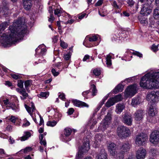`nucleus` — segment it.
I'll use <instances>...</instances> for the list:
<instances>
[{
	"instance_id": "nucleus-27",
	"label": "nucleus",
	"mask_w": 159,
	"mask_h": 159,
	"mask_svg": "<svg viewBox=\"0 0 159 159\" xmlns=\"http://www.w3.org/2000/svg\"><path fill=\"white\" fill-rule=\"evenodd\" d=\"M115 103L113 98H112L109 99L106 103L105 105L106 107H109L113 105Z\"/></svg>"
},
{
	"instance_id": "nucleus-3",
	"label": "nucleus",
	"mask_w": 159,
	"mask_h": 159,
	"mask_svg": "<svg viewBox=\"0 0 159 159\" xmlns=\"http://www.w3.org/2000/svg\"><path fill=\"white\" fill-rule=\"evenodd\" d=\"M117 133L119 137L121 138H127L129 137L131 134L130 129L127 127L124 126H118L117 129Z\"/></svg>"
},
{
	"instance_id": "nucleus-8",
	"label": "nucleus",
	"mask_w": 159,
	"mask_h": 159,
	"mask_svg": "<svg viewBox=\"0 0 159 159\" xmlns=\"http://www.w3.org/2000/svg\"><path fill=\"white\" fill-rule=\"evenodd\" d=\"M111 119V115L110 113H108L104 119V121L103 124L100 125L99 128L102 131L105 130L109 127L110 123V120Z\"/></svg>"
},
{
	"instance_id": "nucleus-23",
	"label": "nucleus",
	"mask_w": 159,
	"mask_h": 159,
	"mask_svg": "<svg viewBox=\"0 0 159 159\" xmlns=\"http://www.w3.org/2000/svg\"><path fill=\"white\" fill-rule=\"evenodd\" d=\"M31 136V134L29 131H25L23 136L20 138V140L21 141H24L27 140Z\"/></svg>"
},
{
	"instance_id": "nucleus-42",
	"label": "nucleus",
	"mask_w": 159,
	"mask_h": 159,
	"mask_svg": "<svg viewBox=\"0 0 159 159\" xmlns=\"http://www.w3.org/2000/svg\"><path fill=\"white\" fill-rule=\"evenodd\" d=\"M70 49L71 50V52H69L67 54H65L64 55V58L66 60H69L70 58L72 51L71 48H70Z\"/></svg>"
},
{
	"instance_id": "nucleus-29",
	"label": "nucleus",
	"mask_w": 159,
	"mask_h": 159,
	"mask_svg": "<svg viewBox=\"0 0 159 159\" xmlns=\"http://www.w3.org/2000/svg\"><path fill=\"white\" fill-rule=\"evenodd\" d=\"M62 12V10L60 7L59 8L58 7L54 10V14L55 15H57V16L59 17L61 16V14Z\"/></svg>"
},
{
	"instance_id": "nucleus-55",
	"label": "nucleus",
	"mask_w": 159,
	"mask_h": 159,
	"mask_svg": "<svg viewBox=\"0 0 159 159\" xmlns=\"http://www.w3.org/2000/svg\"><path fill=\"white\" fill-rule=\"evenodd\" d=\"M117 89H118V91L119 92H121L123 90L122 85L121 84H119L116 87Z\"/></svg>"
},
{
	"instance_id": "nucleus-21",
	"label": "nucleus",
	"mask_w": 159,
	"mask_h": 159,
	"mask_svg": "<svg viewBox=\"0 0 159 159\" xmlns=\"http://www.w3.org/2000/svg\"><path fill=\"white\" fill-rule=\"evenodd\" d=\"M116 112L117 114H120L125 108V106L123 104L119 103L116 106Z\"/></svg>"
},
{
	"instance_id": "nucleus-16",
	"label": "nucleus",
	"mask_w": 159,
	"mask_h": 159,
	"mask_svg": "<svg viewBox=\"0 0 159 159\" xmlns=\"http://www.w3.org/2000/svg\"><path fill=\"white\" fill-rule=\"evenodd\" d=\"M152 12V10L149 8L148 5H146L143 6L140 11V13L143 16H148Z\"/></svg>"
},
{
	"instance_id": "nucleus-34",
	"label": "nucleus",
	"mask_w": 159,
	"mask_h": 159,
	"mask_svg": "<svg viewBox=\"0 0 159 159\" xmlns=\"http://www.w3.org/2000/svg\"><path fill=\"white\" fill-rule=\"evenodd\" d=\"M22 97L20 96L21 99L22 100H24L28 96V94L26 92L25 90L24 89H23V90L20 94Z\"/></svg>"
},
{
	"instance_id": "nucleus-17",
	"label": "nucleus",
	"mask_w": 159,
	"mask_h": 159,
	"mask_svg": "<svg viewBox=\"0 0 159 159\" xmlns=\"http://www.w3.org/2000/svg\"><path fill=\"white\" fill-rule=\"evenodd\" d=\"M110 2L113 7L115 10V13H116L120 12V8L121 6L117 3L114 0H112L110 1Z\"/></svg>"
},
{
	"instance_id": "nucleus-12",
	"label": "nucleus",
	"mask_w": 159,
	"mask_h": 159,
	"mask_svg": "<svg viewBox=\"0 0 159 159\" xmlns=\"http://www.w3.org/2000/svg\"><path fill=\"white\" fill-rule=\"evenodd\" d=\"M107 148L110 155L115 156L116 153V144L112 143H109L107 145Z\"/></svg>"
},
{
	"instance_id": "nucleus-25",
	"label": "nucleus",
	"mask_w": 159,
	"mask_h": 159,
	"mask_svg": "<svg viewBox=\"0 0 159 159\" xmlns=\"http://www.w3.org/2000/svg\"><path fill=\"white\" fill-rule=\"evenodd\" d=\"M32 84V81L31 80H28L25 82V86L26 89L28 92H29V87L31 86Z\"/></svg>"
},
{
	"instance_id": "nucleus-28",
	"label": "nucleus",
	"mask_w": 159,
	"mask_h": 159,
	"mask_svg": "<svg viewBox=\"0 0 159 159\" xmlns=\"http://www.w3.org/2000/svg\"><path fill=\"white\" fill-rule=\"evenodd\" d=\"M107 153L103 150L102 152L98 155V159H107Z\"/></svg>"
},
{
	"instance_id": "nucleus-46",
	"label": "nucleus",
	"mask_w": 159,
	"mask_h": 159,
	"mask_svg": "<svg viewBox=\"0 0 159 159\" xmlns=\"http://www.w3.org/2000/svg\"><path fill=\"white\" fill-rule=\"evenodd\" d=\"M17 86L21 89L23 88V82L21 80L18 81Z\"/></svg>"
},
{
	"instance_id": "nucleus-47",
	"label": "nucleus",
	"mask_w": 159,
	"mask_h": 159,
	"mask_svg": "<svg viewBox=\"0 0 159 159\" xmlns=\"http://www.w3.org/2000/svg\"><path fill=\"white\" fill-rule=\"evenodd\" d=\"M49 18L48 21L49 22H50L51 23H52L53 21L55 20V18L53 16V15L52 14H50L49 17H48Z\"/></svg>"
},
{
	"instance_id": "nucleus-7",
	"label": "nucleus",
	"mask_w": 159,
	"mask_h": 159,
	"mask_svg": "<svg viewBox=\"0 0 159 159\" xmlns=\"http://www.w3.org/2000/svg\"><path fill=\"white\" fill-rule=\"evenodd\" d=\"M150 141L155 145H157L159 143V132L155 130L152 132L150 135Z\"/></svg>"
},
{
	"instance_id": "nucleus-43",
	"label": "nucleus",
	"mask_w": 159,
	"mask_h": 159,
	"mask_svg": "<svg viewBox=\"0 0 159 159\" xmlns=\"http://www.w3.org/2000/svg\"><path fill=\"white\" fill-rule=\"evenodd\" d=\"M152 19H150V25L151 27L154 28H157V24Z\"/></svg>"
},
{
	"instance_id": "nucleus-50",
	"label": "nucleus",
	"mask_w": 159,
	"mask_h": 159,
	"mask_svg": "<svg viewBox=\"0 0 159 159\" xmlns=\"http://www.w3.org/2000/svg\"><path fill=\"white\" fill-rule=\"evenodd\" d=\"M83 44L85 45L86 47H88V48H91L93 46H95L96 45H97L98 44V43H97L96 44H94V45H92V44H86V43L85 41H84L83 43Z\"/></svg>"
},
{
	"instance_id": "nucleus-5",
	"label": "nucleus",
	"mask_w": 159,
	"mask_h": 159,
	"mask_svg": "<svg viewBox=\"0 0 159 159\" xmlns=\"http://www.w3.org/2000/svg\"><path fill=\"white\" fill-rule=\"evenodd\" d=\"M159 97V91H152L149 93L147 95L146 99L150 102L154 104V103L158 101V99Z\"/></svg>"
},
{
	"instance_id": "nucleus-41",
	"label": "nucleus",
	"mask_w": 159,
	"mask_h": 159,
	"mask_svg": "<svg viewBox=\"0 0 159 159\" xmlns=\"http://www.w3.org/2000/svg\"><path fill=\"white\" fill-rule=\"evenodd\" d=\"M102 139V136L101 134H97L95 135V140L96 143H99Z\"/></svg>"
},
{
	"instance_id": "nucleus-36",
	"label": "nucleus",
	"mask_w": 159,
	"mask_h": 159,
	"mask_svg": "<svg viewBox=\"0 0 159 159\" xmlns=\"http://www.w3.org/2000/svg\"><path fill=\"white\" fill-rule=\"evenodd\" d=\"M111 56L110 55H108L107 56L106 58V64L107 66H109L111 65Z\"/></svg>"
},
{
	"instance_id": "nucleus-44",
	"label": "nucleus",
	"mask_w": 159,
	"mask_h": 159,
	"mask_svg": "<svg viewBox=\"0 0 159 159\" xmlns=\"http://www.w3.org/2000/svg\"><path fill=\"white\" fill-rule=\"evenodd\" d=\"M57 123V122L55 121H49L47 122V125L48 126L53 127L56 125Z\"/></svg>"
},
{
	"instance_id": "nucleus-49",
	"label": "nucleus",
	"mask_w": 159,
	"mask_h": 159,
	"mask_svg": "<svg viewBox=\"0 0 159 159\" xmlns=\"http://www.w3.org/2000/svg\"><path fill=\"white\" fill-rule=\"evenodd\" d=\"M6 155V153L3 149H0V157H3L4 156Z\"/></svg>"
},
{
	"instance_id": "nucleus-60",
	"label": "nucleus",
	"mask_w": 159,
	"mask_h": 159,
	"mask_svg": "<svg viewBox=\"0 0 159 159\" xmlns=\"http://www.w3.org/2000/svg\"><path fill=\"white\" fill-rule=\"evenodd\" d=\"M102 3L103 0H99L96 3L95 6H100L102 4Z\"/></svg>"
},
{
	"instance_id": "nucleus-31",
	"label": "nucleus",
	"mask_w": 159,
	"mask_h": 159,
	"mask_svg": "<svg viewBox=\"0 0 159 159\" xmlns=\"http://www.w3.org/2000/svg\"><path fill=\"white\" fill-rule=\"evenodd\" d=\"M49 95V93L48 92H41L38 95V97L40 98H44L45 99L47 98Z\"/></svg>"
},
{
	"instance_id": "nucleus-33",
	"label": "nucleus",
	"mask_w": 159,
	"mask_h": 159,
	"mask_svg": "<svg viewBox=\"0 0 159 159\" xmlns=\"http://www.w3.org/2000/svg\"><path fill=\"white\" fill-rule=\"evenodd\" d=\"M72 130L70 128H67L64 129V134L66 137L69 136L72 132Z\"/></svg>"
},
{
	"instance_id": "nucleus-37",
	"label": "nucleus",
	"mask_w": 159,
	"mask_h": 159,
	"mask_svg": "<svg viewBox=\"0 0 159 159\" xmlns=\"http://www.w3.org/2000/svg\"><path fill=\"white\" fill-rule=\"evenodd\" d=\"M150 152L151 155L153 156H155L159 154L158 150L155 148H152L150 151Z\"/></svg>"
},
{
	"instance_id": "nucleus-57",
	"label": "nucleus",
	"mask_w": 159,
	"mask_h": 159,
	"mask_svg": "<svg viewBox=\"0 0 159 159\" xmlns=\"http://www.w3.org/2000/svg\"><path fill=\"white\" fill-rule=\"evenodd\" d=\"M152 50L154 52H156L158 50L157 46L153 44L152 47Z\"/></svg>"
},
{
	"instance_id": "nucleus-56",
	"label": "nucleus",
	"mask_w": 159,
	"mask_h": 159,
	"mask_svg": "<svg viewBox=\"0 0 159 159\" xmlns=\"http://www.w3.org/2000/svg\"><path fill=\"white\" fill-rule=\"evenodd\" d=\"M127 3L129 6L132 7L134 5V2L133 0H128Z\"/></svg>"
},
{
	"instance_id": "nucleus-61",
	"label": "nucleus",
	"mask_w": 159,
	"mask_h": 159,
	"mask_svg": "<svg viewBox=\"0 0 159 159\" xmlns=\"http://www.w3.org/2000/svg\"><path fill=\"white\" fill-rule=\"evenodd\" d=\"M11 77L17 80L19 78H20V76L18 75L14 74H11Z\"/></svg>"
},
{
	"instance_id": "nucleus-38",
	"label": "nucleus",
	"mask_w": 159,
	"mask_h": 159,
	"mask_svg": "<svg viewBox=\"0 0 159 159\" xmlns=\"http://www.w3.org/2000/svg\"><path fill=\"white\" fill-rule=\"evenodd\" d=\"M112 98H113L115 103L121 101L122 99L121 94L117 95L115 97Z\"/></svg>"
},
{
	"instance_id": "nucleus-18",
	"label": "nucleus",
	"mask_w": 159,
	"mask_h": 159,
	"mask_svg": "<svg viewBox=\"0 0 159 159\" xmlns=\"http://www.w3.org/2000/svg\"><path fill=\"white\" fill-rule=\"evenodd\" d=\"M155 3L157 7L154 10L153 16L154 18L158 19H159V0H155Z\"/></svg>"
},
{
	"instance_id": "nucleus-9",
	"label": "nucleus",
	"mask_w": 159,
	"mask_h": 159,
	"mask_svg": "<svg viewBox=\"0 0 159 159\" xmlns=\"http://www.w3.org/2000/svg\"><path fill=\"white\" fill-rule=\"evenodd\" d=\"M147 154L146 151L141 148L139 149L136 153V159H144Z\"/></svg>"
},
{
	"instance_id": "nucleus-22",
	"label": "nucleus",
	"mask_w": 159,
	"mask_h": 159,
	"mask_svg": "<svg viewBox=\"0 0 159 159\" xmlns=\"http://www.w3.org/2000/svg\"><path fill=\"white\" fill-rule=\"evenodd\" d=\"M3 102L5 105H7L11 107L13 110H16V107L13 102H11L9 101V99H7L6 100H3Z\"/></svg>"
},
{
	"instance_id": "nucleus-63",
	"label": "nucleus",
	"mask_w": 159,
	"mask_h": 159,
	"mask_svg": "<svg viewBox=\"0 0 159 159\" xmlns=\"http://www.w3.org/2000/svg\"><path fill=\"white\" fill-rule=\"evenodd\" d=\"M40 121L39 123V126H41L43 124L44 121H43V120L42 117L41 116H40Z\"/></svg>"
},
{
	"instance_id": "nucleus-1",
	"label": "nucleus",
	"mask_w": 159,
	"mask_h": 159,
	"mask_svg": "<svg viewBox=\"0 0 159 159\" xmlns=\"http://www.w3.org/2000/svg\"><path fill=\"white\" fill-rule=\"evenodd\" d=\"M8 25L6 22L0 24V43L5 47L10 46L14 41L21 39L27 32L25 25L22 24L20 19L14 22L9 27L8 34L2 33Z\"/></svg>"
},
{
	"instance_id": "nucleus-20",
	"label": "nucleus",
	"mask_w": 159,
	"mask_h": 159,
	"mask_svg": "<svg viewBox=\"0 0 159 159\" xmlns=\"http://www.w3.org/2000/svg\"><path fill=\"white\" fill-rule=\"evenodd\" d=\"M95 81L93 80H92L90 82V89L92 90V94L93 96H95L97 93V90L95 85L93 84Z\"/></svg>"
},
{
	"instance_id": "nucleus-39",
	"label": "nucleus",
	"mask_w": 159,
	"mask_h": 159,
	"mask_svg": "<svg viewBox=\"0 0 159 159\" xmlns=\"http://www.w3.org/2000/svg\"><path fill=\"white\" fill-rule=\"evenodd\" d=\"M99 36L98 35L90 36L89 37V41L93 42L96 41L98 40Z\"/></svg>"
},
{
	"instance_id": "nucleus-19",
	"label": "nucleus",
	"mask_w": 159,
	"mask_h": 159,
	"mask_svg": "<svg viewBox=\"0 0 159 159\" xmlns=\"http://www.w3.org/2000/svg\"><path fill=\"white\" fill-rule=\"evenodd\" d=\"M130 145L128 142L123 143L120 148L121 151L125 152L129 151L130 148Z\"/></svg>"
},
{
	"instance_id": "nucleus-45",
	"label": "nucleus",
	"mask_w": 159,
	"mask_h": 159,
	"mask_svg": "<svg viewBox=\"0 0 159 159\" xmlns=\"http://www.w3.org/2000/svg\"><path fill=\"white\" fill-rule=\"evenodd\" d=\"M94 74L96 76H99L101 74L100 70L98 69H95L93 71Z\"/></svg>"
},
{
	"instance_id": "nucleus-2",
	"label": "nucleus",
	"mask_w": 159,
	"mask_h": 159,
	"mask_svg": "<svg viewBox=\"0 0 159 159\" xmlns=\"http://www.w3.org/2000/svg\"><path fill=\"white\" fill-rule=\"evenodd\" d=\"M140 86L147 89L159 88V71L148 73L141 79Z\"/></svg>"
},
{
	"instance_id": "nucleus-24",
	"label": "nucleus",
	"mask_w": 159,
	"mask_h": 159,
	"mask_svg": "<svg viewBox=\"0 0 159 159\" xmlns=\"http://www.w3.org/2000/svg\"><path fill=\"white\" fill-rule=\"evenodd\" d=\"M25 108L27 111L32 116V113L35 110V107L33 103L32 104L31 107H30L25 105Z\"/></svg>"
},
{
	"instance_id": "nucleus-4",
	"label": "nucleus",
	"mask_w": 159,
	"mask_h": 159,
	"mask_svg": "<svg viewBox=\"0 0 159 159\" xmlns=\"http://www.w3.org/2000/svg\"><path fill=\"white\" fill-rule=\"evenodd\" d=\"M148 139L147 135L145 133H141L136 136L135 143L138 146H143Z\"/></svg>"
},
{
	"instance_id": "nucleus-64",
	"label": "nucleus",
	"mask_w": 159,
	"mask_h": 159,
	"mask_svg": "<svg viewBox=\"0 0 159 159\" xmlns=\"http://www.w3.org/2000/svg\"><path fill=\"white\" fill-rule=\"evenodd\" d=\"M58 36L57 35V36H55L53 38V41L54 42V43H56L58 40Z\"/></svg>"
},
{
	"instance_id": "nucleus-52",
	"label": "nucleus",
	"mask_w": 159,
	"mask_h": 159,
	"mask_svg": "<svg viewBox=\"0 0 159 159\" xmlns=\"http://www.w3.org/2000/svg\"><path fill=\"white\" fill-rule=\"evenodd\" d=\"M16 119V118L15 116H11V118L8 120L13 123H15Z\"/></svg>"
},
{
	"instance_id": "nucleus-48",
	"label": "nucleus",
	"mask_w": 159,
	"mask_h": 159,
	"mask_svg": "<svg viewBox=\"0 0 159 159\" xmlns=\"http://www.w3.org/2000/svg\"><path fill=\"white\" fill-rule=\"evenodd\" d=\"M60 45L63 48H66L68 47L67 44L63 41H61Z\"/></svg>"
},
{
	"instance_id": "nucleus-32",
	"label": "nucleus",
	"mask_w": 159,
	"mask_h": 159,
	"mask_svg": "<svg viewBox=\"0 0 159 159\" xmlns=\"http://www.w3.org/2000/svg\"><path fill=\"white\" fill-rule=\"evenodd\" d=\"M32 150V148L31 147H27L25 148L24 149L21 150L18 153H20L23 152L25 153H27L31 151Z\"/></svg>"
},
{
	"instance_id": "nucleus-13",
	"label": "nucleus",
	"mask_w": 159,
	"mask_h": 159,
	"mask_svg": "<svg viewBox=\"0 0 159 159\" xmlns=\"http://www.w3.org/2000/svg\"><path fill=\"white\" fill-rule=\"evenodd\" d=\"M144 115V113L143 111L141 109L137 110L134 114V119L138 121L141 120Z\"/></svg>"
},
{
	"instance_id": "nucleus-58",
	"label": "nucleus",
	"mask_w": 159,
	"mask_h": 159,
	"mask_svg": "<svg viewBox=\"0 0 159 159\" xmlns=\"http://www.w3.org/2000/svg\"><path fill=\"white\" fill-rule=\"evenodd\" d=\"M74 111V110L73 108H70L69 109L67 113L68 115H71L73 113Z\"/></svg>"
},
{
	"instance_id": "nucleus-15",
	"label": "nucleus",
	"mask_w": 159,
	"mask_h": 159,
	"mask_svg": "<svg viewBox=\"0 0 159 159\" xmlns=\"http://www.w3.org/2000/svg\"><path fill=\"white\" fill-rule=\"evenodd\" d=\"M90 149L89 141L87 140L86 142H84L82 146L80 148L79 152L82 154L87 152Z\"/></svg>"
},
{
	"instance_id": "nucleus-14",
	"label": "nucleus",
	"mask_w": 159,
	"mask_h": 159,
	"mask_svg": "<svg viewBox=\"0 0 159 159\" xmlns=\"http://www.w3.org/2000/svg\"><path fill=\"white\" fill-rule=\"evenodd\" d=\"M72 102L73 104L75 106L80 107H86L88 108L89 107V105L88 104L80 100L75 99L73 100Z\"/></svg>"
},
{
	"instance_id": "nucleus-59",
	"label": "nucleus",
	"mask_w": 159,
	"mask_h": 159,
	"mask_svg": "<svg viewBox=\"0 0 159 159\" xmlns=\"http://www.w3.org/2000/svg\"><path fill=\"white\" fill-rule=\"evenodd\" d=\"M86 15V14L85 13L83 12L81 13L79 15V18L80 19H83Z\"/></svg>"
},
{
	"instance_id": "nucleus-40",
	"label": "nucleus",
	"mask_w": 159,
	"mask_h": 159,
	"mask_svg": "<svg viewBox=\"0 0 159 159\" xmlns=\"http://www.w3.org/2000/svg\"><path fill=\"white\" fill-rule=\"evenodd\" d=\"M139 21L143 25H147L148 24L147 19L143 17H142L140 18Z\"/></svg>"
},
{
	"instance_id": "nucleus-54",
	"label": "nucleus",
	"mask_w": 159,
	"mask_h": 159,
	"mask_svg": "<svg viewBox=\"0 0 159 159\" xmlns=\"http://www.w3.org/2000/svg\"><path fill=\"white\" fill-rule=\"evenodd\" d=\"M117 159H124V157L123 153H120L117 155Z\"/></svg>"
},
{
	"instance_id": "nucleus-11",
	"label": "nucleus",
	"mask_w": 159,
	"mask_h": 159,
	"mask_svg": "<svg viewBox=\"0 0 159 159\" xmlns=\"http://www.w3.org/2000/svg\"><path fill=\"white\" fill-rule=\"evenodd\" d=\"M122 122L128 126H131L132 124L133 119L130 115L125 114L124 115L122 119Z\"/></svg>"
},
{
	"instance_id": "nucleus-6",
	"label": "nucleus",
	"mask_w": 159,
	"mask_h": 159,
	"mask_svg": "<svg viewBox=\"0 0 159 159\" xmlns=\"http://www.w3.org/2000/svg\"><path fill=\"white\" fill-rule=\"evenodd\" d=\"M137 87L136 84L131 85L128 86L125 90V97L126 98L131 97L136 93Z\"/></svg>"
},
{
	"instance_id": "nucleus-35",
	"label": "nucleus",
	"mask_w": 159,
	"mask_h": 159,
	"mask_svg": "<svg viewBox=\"0 0 159 159\" xmlns=\"http://www.w3.org/2000/svg\"><path fill=\"white\" fill-rule=\"evenodd\" d=\"M139 98H134L132 100L131 104L132 106L134 107L136 105L139 103Z\"/></svg>"
},
{
	"instance_id": "nucleus-10",
	"label": "nucleus",
	"mask_w": 159,
	"mask_h": 159,
	"mask_svg": "<svg viewBox=\"0 0 159 159\" xmlns=\"http://www.w3.org/2000/svg\"><path fill=\"white\" fill-rule=\"evenodd\" d=\"M149 108L148 113L150 116L153 117L157 113V111L155 107L154 104H148Z\"/></svg>"
},
{
	"instance_id": "nucleus-51",
	"label": "nucleus",
	"mask_w": 159,
	"mask_h": 159,
	"mask_svg": "<svg viewBox=\"0 0 159 159\" xmlns=\"http://www.w3.org/2000/svg\"><path fill=\"white\" fill-rule=\"evenodd\" d=\"M82 154V153H80L79 152H78V154L76 155L75 159H82L83 157Z\"/></svg>"
},
{
	"instance_id": "nucleus-53",
	"label": "nucleus",
	"mask_w": 159,
	"mask_h": 159,
	"mask_svg": "<svg viewBox=\"0 0 159 159\" xmlns=\"http://www.w3.org/2000/svg\"><path fill=\"white\" fill-rule=\"evenodd\" d=\"M51 71L52 74L54 76H57L59 74V72H58L56 71V70L54 68L52 69Z\"/></svg>"
},
{
	"instance_id": "nucleus-26",
	"label": "nucleus",
	"mask_w": 159,
	"mask_h": 159,
	"mask_svg": "<svg viewBox=\"0 0 159 159\" xmlns=\"http://www.w3.org/2000/svg\"><path fill=\"white\" fill-rule=\"evenodd\" d=\"M41 49V50L40 51V52L42 54H43L44 52H45L46 51V49L45 48V46L43 45H39L35 50V51L36 53H37L38 50Z\"/></svg>"
},
{
	"instance_id": "nucleus-30",
	"label": "nucleus",
	"mask_w": 159,
	"mask_h": 159,
	"mask_svg": "<svg viewBox=\"0 0 159 159\" xmlns=\"http://www.w3.org/2000/svg\"><path fill=\"white\" fill-rule=\"evenodd\" d=\"M43 134H40L39 136V139L40 144L43 145L44 147H45L46 146V142L45 140L43 139Z\"/></svg>"
},
{
	"instance_id": "nucleus-62",
	"label": "nucleus",
	"mask_w": 159,
	"mask_h": 159,
	"mask_svg": "<svg viewBox=\"0 0 159 159\" xmlns=\"http://www.w3.org/2000/svg\"><path fill=\"white\" fill-rule=\"evenodd\" d=\"M133 54H134L135 55H136L139 57H142V54L140 53L137 52H134L132 53Z\"/></svg>"
}]
</instances>
